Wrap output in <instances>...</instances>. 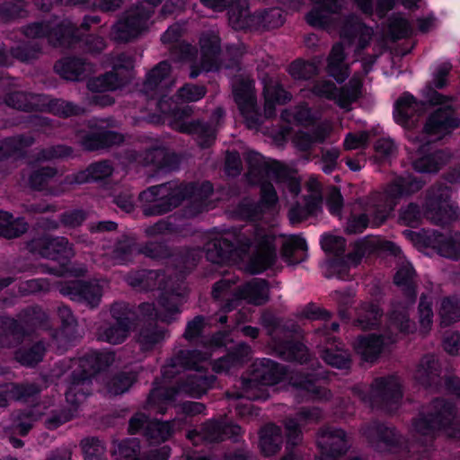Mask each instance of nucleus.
I'll list each match as a JSON object with an SVG mask.
<instances>
[{"label": "nucleus", "instance_id": "1", "mask_svg": "<svg viewBox=\"0 0 460 460\" xmlns=\"http://www.w3.org/2000/svg\"><path fill=\"white\" fill-rule=\"evenodd\" d=\"M276 237L267 234L265 229L256 224L233 228L222 236L205 244L206 258L212 263L222 264L237 261L246 255L252 244L257 242L256 252L251 257L252 273H260L274 265L277 259Z\"/></svg>", "mask_w": 460, "mask_h": 460}, {"label": "nucleus", "instance_id": "2", "mask_svg": "<svg viewBox=\"0 0 460 460\" xmlns=\"http://www.w3.org/2000/svg\"><path fill=\"white\" fill-rule=\"evenodd\" d=\"M260 323L272 340L271 349L279 358L300 365L309 361V349L299 341L293 339L299 326L284 322L270 311L261 314Z\"/></svg>", "mask_w": 460, "mask_h": 460}, {"label": "nucleus", "instance_id": "3", "mask_svg": "<svg viewBox=\"0 0 460 460\" xmlns=\"http://www.w3.org/2000/svg\"><path fill=\"white\" fill-rule=\"evenodd\" d=\"M197 191L198 185L194 182L167 181L141 191L138 199L146 203L142 206L146 217L161 216L178 208L185 199L194 197Z\"/></svg>", "mask_w": 460, "mask_h": 460}, {"label": "nucleus", "instance_id": "4", "mask_svg": "<svg viewBox=\"0 0 460 460\" xmlns=\"http://www.w3.org/2000/svg\"><path fill=\"white\" fill-rule=\"evenodd\" d=\"M114 360L115 353L112 351H94L81 358L78 367L69 376V388L66 393V401L78 406L91 394L90 385L93 377L111 366Z\"/></svg>", "mask_w": 460, "mask_h": 460}, {"label": "nucleus", "instance_id": "5", "mask_svg": "<svg viewBox=\"0 0 460 460\" xmlns=\"http://www.w3.org/2000/svg\"><path fill=\"white\" fill-rule=\"evenodd\" d=\"M161 2H137L126 10L111 29V39L116 43H128L149 29L155 8Z\"/></svg>", "mask_w": 460, "mask_h": 460}, {"label": "nucleus", "instance_id": "6", "mask_svg": "<svg viewBox=\"0 0 460 460\" xmlns=\"http://www.w3.org/2000/svg\"><path fill=\"white\" fill-rule=\"evenodd\" d=\"M452 189L436 181L425 191L423 217L431 224L446 226L460 219V209L451 199Z\"/></svg>", "mask_w": 460, "mask_h": 460}, {"label": "nucleus", "instance_id": "7", "mask_svg": "<svg viewBox=\"0 0 460 460\" xmlns=\"http://www.w3.org/2000/svg\"><path fill=\"white\" fill-rule=\"evenodd\" d=\"M426 184L422 178L412 174L396 176L387 186L385 192L380 196L379 203L375 205L374 223L383 224L397 205V200L403 196L411 195L421 190Z\"/></svg>", "mask_w": 460, "mask_h": 460}, {"label": "nucleus", "instance_id": "8", "mask_svg": "<svg viewBox=\"0 0 460 460\" xmlns=\"http://www.w3.org/2000/svg\"><path fill=\"white\" fill-rule=\"evenodd\" d=\"M199 2L193 4V10L203 17H212L213 13L227 10L230 25L236 31L257 29L256 13H251L248 2Z\"/></svg>", "mask_w": 460, "mask_h": 460}, {"label": "nucleus", "instance_id": "9", "mask_svg": "<svg viewBox=\"0 0 460 460\" xmlns=\"http://www.w3.org/2000/svg\"><path fill=\"white\" fill-rule=\"evenodd\" d=\"M456 415L453 402L436 398L420 411V417L414 420L416 431L421 435H431L436 430L446 429Z\"/></svg>", "mask_w": 460, "mask_h": 460}, {"label": "nucleus", "instance_id": "10", "mask_svg": "<svg viewBox=\"0 0 460 460\" xmlns=\"http://www.w3.org/2000/svg\"><path fill=\"white\" fill-rule=\"evenodd\" d=\"M424 100L417 102L411 94H404L395 102L394 118L396 121L403 126H409L414 122V117H420L431 106L447 102L450 98L439 93L431 86L426 87L423 91Z\"/></svg>", "mask_w": 460, "mask_h": 460}, {"label": "nucleus", "instance_id": "11", "mask_svg": "<svg viewBox=\"0 0 460 460\" xmlns=\"http://www.w3.org/2000/svg\"><path fill=\"white\" fill-rule=\"evenodd\" d=\"M48 315L41 307L28 306L17 315V319L10 317L0 318V326L11 334L18 343L26 336H30L35 329L47 325Z\"/></svg>", "mask_w": 460, "mask_h": 460}, {"label": "nucleus", "instance_id": "12", "mask_svg": "<svg viewBox=\"0 0 460 460\" xmlns=\"http://www.w3.org/2000/svg\"><path fill=\"white\" fill-rule=\"evenodd\" d=\"M233 96L247 128H259L263 120L257 103L254 81L250 78H239L233 84Z\"/></svg>", "mask_w": 460, "mask_h": 460}, {"label": "nucleus", "instance_id": "13", "mask_svg": "<svg viewBox=\"0 0 460 460\" xmlns=\"http://www.w3.org/2000/svg\"><path fill=\"white\" fill-rule=\"evenodd\" d=\"M369 397L373 408L387 413L394 412L402 397L398 377L388 376L376 378L371 384Z\"/></svg>", "mask_w": 460, "mask_h": 460}, {"label": "nucleus", "instance_id": "14", "mask_svg": "<svg viewBox=\"0 0 460 460\" xmlns=\"http://www.w3.org/2000/svg\"><path fill=\"white\" fill-rule=\"evenodd\" d=\"M25 248L32 254H38L42 258L53 261H59L61 264H65L74 256L72 244L64 236L53 237L44 234L27 241Z\"/></svg>", "mask_w": 460, "mask_h": 460}, {"label": "nucleus", "instance_id": "15", "mask_svg": "<svg viewBox=\"0 0 460 460\" xmlns=\"http://www.w3.org/2000/svg\"><path fill=\"white\" fill-rule=\"evenodd\" d=\"M141 158L143 166L150 167L153 171L150 177L177 171L182 160L180 154L162 144L146 147L142 152Z\"/></svg>", "mask_w": 460, "mask_h": 460}, {"label": "nucleus", "instance_id": "16", "mask_svg": "<svg viewBox=\"0 0 460 460\" xmlns=\"http://www.w3.org/2000/svg\"><path fill=\"white\" fill-rule=\"evenodd\" d=\"M175 83L172 75V65L163 60L151 68L144 79L140 92L151 100H161L165 97Z\"/></svg>", "mask_w": 460, "mask_h": 460}, {"label": "nucleus", "instance_id": "17", "mask_svg": "<svg viewBox=\"0 0 460 460\" xmlns=\"http://www.w3.org/2000/svg\"><path fill=\"white\" fill-rule=\"evenodd\" d=\"M346 8L345 2H314L305 19L314 28L324 31L336 30Z\"/></svg>", "mask_w": 460, "mask_h": 460}, {"label": "nucleus", "instance_id": "18", "mask_svg": "<svg viewBox=\"0 0 460 460\" xmlns=\"http://www.w3.org/2000/svg\"><path fill=\"white\" fill-rule=\"evenodd\" d=\"M317 446L323 456L322 460H335L347 453L350 442L342 429L323 427L317 432Z\"/></svg>", "mask_w": 460, "mask_h": 460}, {"label": "nucleus", "instance_id": "19", "mask_svg": "<svg viewBox=\"0 0 460 460\" xmlns=\"http://www.w3.org/2000/svg\"><path fill=\"white\" fill-rule=\"evenodd\" d=\"M362 432L368 442L378 450H382V446L389 451L395 450L401 448L404 443L402 436L399 434L394 427L388 426L376 420L364 426Z\"/></svg>", "mask_w": 460, "mask_h": 460}, {"label": "nucleus", "instance_id": "20", "mask_svg": "<svg viewBox=\"0 0 460 460\" xmlns=\"http://www.w3.org/2000/svg\"><path fill=\"white\" fill-rule=\"evenodd\" d=\"M340 37L346 40L351 45L356 38H358V50H363L369 46L374 35L372 27L365 24L360 18L348 8L338 26Z\"/></svg>", "mask_w": 460, "mask_h": 460}, {"label": "nucleus", "instance_id": "21", "mask_svg": "<svg viewBox=\"0 0 460 460\" xmlns=\"http://www.w3.org/2000/svg\"><path fill=\"white\" fill-rule=\"evenodd\" d=\"M459 127L460 119L456 117L455 110L451 105H446L436 109L429 115L423 127V133L435 136V140H441Z\"/></svg>", "mask_w": 460, "mask_h": 460}, {"label": "nucleus", "instance_id": "22", "mask_svg": "<svg viewBox=\"0 0 460 460\" xmlns=\"http://www.w3.org/2000/svg\"><path fill=\"white\" fill-rule=\"evenodd\" d=\"M288 373V368L271 359L262 358L252 364L251 378L243 379L245 388H252L256 385H273L279 383Z\"/></svg>", "mask_w": 460, "mask_h": 460}, {"label": "nucleus", "instance_id": "23", "mask_svg": "<svg viewBox=\"0 0 460 460\" xmlns=\"http://www.w3.org/2000/svg\"><path fill=\"white\" fill-rule=\"evenodd\" d=\"M232 299L226 298V307L232 310L237 306L241 300L245 299L249 304L261 305L269 300V284L265 279H254L234 288Z\"/></svg>", "mask_w": 460, "mask_h": 460}, {"label": "nucleus", "instance_id": "24", "mask_svg": "<svg viewBox=\"0 0 460 460\" xmlns=\"http://www.w3.org/2000/svg\"><path fill=\"white\" fill-rule=\"evenodd\" d=\"M59 292L69 296L74 301L85 303L91 308L96 307L102 296V288L99 284L84 280L66 282L60 286Z\"/></svg>", "mask_w": 460, "mask_h": 460}, {"label": "nucleus", "instance_id": "25", "mask_svg": "<svg viewBox=\"0 0 460 460\" xmlns=\"http://www.w3.org/2000/svg\"><path fill=\"white\" fill-rule=\"evenodd\" d=\"M442 367L438 358L432 354L423 356L415 372V379L425 388L442 389Z\"/></svg>", "mask_w": 460, "mask_h": 460}, {"label": "nucleus", "instance_id": "26", "mask_svg": "<svg viewBox=\"0 0 460 460\" xmlns=\"http://www.w3.org/2000/svg\"><path fill=\"white\" fill-rule=\"evenodd\" d=\"M125 140L123 134L100 128L94 131H90L83 135L79 140L80 145L84 150L88 152L107 149L113 146H119Z\"/></svg>", "mask_w": 460, "mask_h": 460}, {"label": "nucleus", "instance_id": "27", "mask_svg": "<svg viewBox=\"0 0 460 460\" xmlns=\"http://www.w3.org/2000/svg\"><path fill=\"white\" fill-rule=\"evenodd\" d=\"M80 41V28L68 20L50 27L49 43L54 48L75 49Z\"/></svg>", "mask_w": 460, "mask_h": 460}, {"label": "nucleus", "instance_id": "28", "mask_svg": "<svg viewBox=\"0 0 460 460\" xmlns=\"http://www.w3.org/2000/svg\"><path fill=\"white\" fill-rule=\"evenodd\" d=\"M241 429L239 425L227 423L224 420H210L202 424L200 435L208 442L217 443L226 438H234L240 435Z\"/></svg>", "mask_w": 460, "mask_h": 460}, {"label": "nucleus", "instance_id": "29", "mask_svg": "<svg viewBox=\"0 0 460 460\" xmlns=\"http://www.w3.org/2000/svg\"><path fill=\"white\" fill-rule=\"evenodd\" d=\"M201 67L209 72L218 70V60L221 55V40L214 32L203 33L199 39Z\"/></svg>", "mask_w": 460, "mask_h": 460}, {"label": "nucleus", "instance_id": "30", "mask_svg": "<svg viewBox=\"0 0 460 460\" xmlns=\"http://www.w3.org/2000/svg\"><path fill=\"white\" fill-rule=\"evenodd\" d=\"M323 378L324 373H300L291 378V385L312 394L314 400L329 402L332 398L331 390L316 385V382Z\"/></svg>", "mask_w": 460, "mask_h": 460}, {"label": "nucleus", "instance_id": "31", "mask_svg": "<svg viewBox=\"0 0 460 460\" xmlns=\"http://www.w3.org/2000/svg\"><path fill=\"white\" fill-rule=\"evenodd\" d=\"M113 171L114 168L111 161L102 160L89 164L84 171L79 172L76 175H75L73 179L66 177L64 181L61 182V185H70L74 182L84 183L89 181H103L111 177L113 173Z\"/></svg>", "mask_w": 460, "mask_h": 460}, {"label": "nucleus", "instance_id": "32", "mask_svg": "<svg viewBox=\"0 0 460 460\" xmlns=\"http://www.w3.org/2000/svg\"><path fill=\"white\" fill-rule=\"evenodd\" d=\"M367 251L368 243L365 240L358 241L352 244V249L346 256L332 259L330 267L342 279L349 274L350 265L358 266L361 262Z\"/></svg>", "mask_w": 460, "mask_h": 460}, {"label": "nucleus", "instance_id": "33", "mask_svg": "<svg viewBox=\"0 0 460 460\" xmlns=\"http://www.w3.org/2000/svg\"><path fill=\"white\" fill-rule=\"evenodd\" d=\"M217 376L213 374L207 375L199 370L197 373L188 376L185 379L177 381L181 393L193 397H200L212 387Z\"/></svg>", "mask_w": 460, "mask_h": 460}, {"label": "nucleus", "instance_id": "34", "mask_svg": "<svg viewBox=\"0 0 460 460\" xmlns=\"http://www.w3.org/2000/svg\"><path fill=\"white\" fill-rule=\"evenodd\" d=\"M394 283L402 291L407 305H413L417 299V273L410 264L402 265L394 276Z\"/></svg>", "mask_w": 460, "mask_h": 460}, {"label": "nucleus", "instance_id": "35", "mask_svg": "<svg viewBox=\"0 0 460 460\" xmlns=\"http://www.w3.org/2000/svg\"><path fill=\"white\" fill-rule=\"evenodd\" d=\"M40 419H42V412L38 409L31 408L18 411L13 414L12 424L4 428V433L6 435L26 436L31 430L35 422Z\"/></svg>", "mask_w": 460, "mask_h": 460}, {"label": "nucleus", "instance_id": "36", "mask_svg": "<svg viewBox=\"0 0 460 460\" xmlns=\"http://www.w3.org/2000/svg\"><path fill=\"white\" fill-rule=\"evenodd\" d=\"M262 169L267 177L274 179L277 182L286 183L288 190L295 196L301 190L300 181L292 176L289 169L278 161L263 162Z\"/></svg>", "mask_w": 460, "mask_h": 460}, {"label": "nucleus", "instance_id": "37", "mask_svg": "<svg viewBox=\"0 0 460 460\" xmlns=\"http://www.w3.org/2000/svg\"><path fill=\"white\" fill-rule=\"evenodd\" d=\"M305 204L296 202L288 210L291 224H299L309 217H314L321 210L323 197L321 194H310L304 197Z\"/></svg>", "mask_w": 460, "mask_h": 460}, {"label": "nucleus", "instance_id": "38", "mask_svg": "<svg viewBox=\"0 0 460 460\" xmlns=\"http://www.w3.org/2000/svg\"><path fill=\"white\" fill-rule=\"evenodd\" d=\"M139 252L146 257L155 260L167 259L172 256L179 257L183 262L184 269H189L194 265V258L191 259L192 261H190L191 253L189 251H180L177 254H174L172 249L164 242L148 243Z\"/></svg>", "mask_w": 460, "mask_h": 460}, {"label": "nucleus", "instance_id": "39", "mask_svg": "<svg viewBox=\"0 0 460 460\" xmlns=\"http://www.w3.org/2000/svg\"><path fill=\"white\" fill-rule=\"evenodd\" d=\"M88 63L83 58L67 57L57 61L54 70L63 78L71 81H79L86 76Z\"/></svg>", "mask_w": 460, "mask_h": 460}, {"label": "nucleus", "instance_id": "40", "mask_svg": "<svg viewBox=\"0 0 460 460\" xmlns=\"http://www.w3.org/2000/svg\"><path fill=\"white\" fill-rule=\"evenodd\" d=\"M307 255L305 240L299 235H291L285 239L280 247L281 258L290 265L304 261Z\"/></svg>", "mask_w": 460, "mask_h": 460}, {"label": "nucleus", "instance_id": "41", "mask_svg": "<svg viewBox=\"0 0 460 460\" xmlns=\"http://www.w3.org/2000/svg\"><path fill=\"white\" fill-rule=\"evenodd\" d=\"M165 336V330L160 327L155 321H146L141 325L137 336V342L139 344L141 350L149 351L161 343Z\"/></svg>", "mask_w": 460, "mask_h": 460}, {"label": "nucleus", "instance_id": "42", "mask_svg": "<svg viewBox=\"0 0 460 460\" xmlns=\"http://www.w3.org/2000/svg\"><path fill=\"white\" fill-rule=\"evenodd\" d=\"M124 75L115 72L113 69L105 72L98 76L92 77L87 81V88L92 93H102L113 92L127 85Z\"/></svg>", "mask_w": 460, "mask_h": 460}, {"label": "nucleus", "instance_id": "43", "mask_svg": "<svg viewBox=\"0 0 460 460\" xmlns=\"http://www.w3.org/2000/svg\"><path fill=\"white\" fill-rule=\"evenodd\" d=\"M450 158L449 152L439 149L414 160L412 166L420 173H437L450 161Z\"/></svg>", "mask_w": 460, "mask_h": 460}, {"label": "nucleus", "instance_id": "44", "mask_svg": "<svg viewBox=\"0 0 460 460\" xmlns=\"http://www.w3.org/2000/svg\"><path fill=\"white\" fill-rule=\"evenodd\" d=\"M180 131L196 136L201 148L209 147L216 138L215 130L211 125L199 119L181 123Z\"/></svg>", "mask_w": 460, "mask_h": 460}, {"label": "nucleus", "instance_id": "45", "mask_svg": "<svg viewBox=\"0 0 460 460\" xmlns=\"http://www.w3.org/2000/svg\"><path fill=\"white\" fill-rule=\"evenodd\" d=\"M383 339L376 334L359 336L354 343L355 351L367 362H374L380 355L383 348Z\"/></svg>", "mask_w": 460, "mask_h": 460}, {"label": "nucleus", "instance_id": "46", "mask_svg": "<svg viewBox=\"0 0 460 460\" xmlns=\"http://www.w3.org/2000/svg\"><path fill=\"white\" fill-rule=\"evenodd\" d=\"M251 347L241 342L231 349L227 354L218 359L214 368L217 371L228 370L231 367L242 366L251 359Z\"/></svg>", "mask_w": 460, "mask_h": 460}, {"label": "nucleus", "instance_id": "47", "mask_svg": "<svg viewBox=\"0 0 460 460\" xmlns=\"http://www.w3.org/2000/svg\"><path fill=\"white\" fill-rule=\"evenodd\" d=\"M433 236V248L438 254L451 260H460V233L447 237L442 233L435 231Z\"/></svg>", "mask_w": 460, "mask_h": 460}, {"label": "nucleus", "instance_id": "48", "mask_svg": "<svg viewBox=\"0 0 460 460\" xmlns=\"http://www.w3.org/2000/svg\"><path fill=\"white\" fill-rule=\"evenodd\" d=\"M56 167L42 166L31 172L28 177V186L35 191L48 190L51 195H58V191L55 189H48L49 181L58 174Z\"/></svg>", "mask_w": 460, "mask_h": 460}, {"label": "nucleus", "instance_id": "49", "mask_svg": "<svg viewBox=\"0 0 460 460\" xmlns=\"http://www.w3.org/2000/svg\"><path fill=\"white\" fill-rule=\"evenodd\" d=\"M29 229L23 217H16L8 212L0 211V236L13 239L22 236Z\"/></svg>", "mask_w": 460, "mask_h": 460}, {"label": "nucleus", "instance_id": "50", "mask_svg": "<svg viewBox=\"0 0 460 460\" xmlns=\"http://www.w3.org/2000/svg\"><path fill=\"white\" fill-rule=\"evenodd\" d=\"M283 442L281 429L274 424L266 425L261 431L260 445L266 456L275 455L280 450Z\"/></svg>", "mask_w": 460, "mask_h": 460}, {"label": "nucleus", "instance_id": "51", "mask_svg": "<svg viewBox=\"0 0 460 460\" xmlns=\"http://www.w3.org/2000/svg\"><path fill=\"white\" fill-rule=\"evenodd\" d=\"M319 353L323 360L332 367L342 370H349L351 368V354L339 345H335V348L327 347L321 349Z\"/></svg>", "mask_w": 460, "mask_h": 460}, {"label": "nucleus", "instance_id": "52", "mask_svg": "<svg viewBox=\"0 0 460 460\" xmlns=\"http://www.w3.org/2000/svg\"><path fill=\"white\" fill-rule=\"evenodd\" d=\"M175 420H151L145 427V437L155 443L168 440L174 433Z\"/></svg>", "mask_w": 460, "mask_h": 460}, {"label": "nucleus", "instance_id": "53", "mask_svg": "<svg viewBox=\"0 0 460 460\" xmlns=\"http://www.w3.org/2000/svg\"><path fill=\"white\" fill-rule=\"evenodd\" d=\"M47 351L44 341H39L29 347H21L14 353V358L22 366L35 367L42 361Z\"/></svg>", "mask_w": 460, "mask_h": 460}, {"label": "nucleus", "instance_id": "54", "mask_svg": "<svg viewBox=\"0 0 460 460\" xmlns=\"http://www.w3.org/2000/svg\"><path fill=\"white\" fill-rule=\"evenodd\" d=\"M164 277L159 270H141L128 277V284L133 288H139L143 290H152L155 288L162 289V280L160 277Z\"/></svg>", "mask_w": 460, "mask_h": 460}, {"label": "nucleus", "instance_id": "55", "mask_svg": "<svg viewBox=\"0 0 460 460\" xmlns=\"http://www.w3.org/2000/svg\"><path fill=\"white\" fill-rule=\"evenodd\" d=\"M42 43L40 40L21 41L9 50L10 56L21 62H32L42 54Z\"/></svg>", "mask_w": 460, "mask_h": 460}, {"label": "nucleus", "instance_id": "56", "mask_svg": "<svg viewBox=\"0 0 460 460\" xmlns=\"http://www.w3.org/2000/svg\"><path fill=\"white\" fill-rule=\"evenodd\" d=\"M110 312L111 317L115 320V323L128 330H130L138 320V314L135 305L126 302L120 301L113 303L111 306Z\"/></svg>", "mask_w": 460, "mask_h": 460}, {"label": "nucleus", "instance_id": "57", "mask_svg": "<svg viewBox=\"0 0 460 460\" xmlns=\"http://www.w3.org/2000/svg\"><path fill=\"white\" fill-rule=\"evenodd\" d=\"M38 101L37 95L21 91L11 92L4 97L6 105L26 112L38 111Z\"/></svg>", "mask_w": 460, "mask_h": 460}, {"label": "nucleus", "instance_id": "58", "mask_svg": "<svg viewBox=\"0 0 460 460\" xmlns=\"http://www.w3.org/2000/svg\"><path fill=\"white\" fill-rule=\"evenodd\" d=\"M344 58L343 44L341 42L335 43L328 57V71L338 83H342L348 77L346 70L341 66Z\"/></svg>", "mask_w": 460, "mask_h": 460}, {"label": "nucleus", "instance_id": "59", "mask_svg": "<svg viewBox=\"0 0 460 460\" xmlns=\"http://www.w3.org/2000/svg\"><path fill=\"white\" fill-rule=\"evenodd\" d=\"M137 375L133 371H120L107 383V390L112 395H119L129 390L137 382Z\"/></svg>", "mask_w": 460, "mask_h": 460}, {"label": "nucleus", "instance_id": "60", "mask_svg": "<svg viewBox=\"0 0 460 460\" xmlns=\"http://www.w3.org/2000/svg\"><path fill=\"white\" fill-rule=\"evenodd\" d=\"M32 144V139L23 136H13L0 140V162L19 154L25 146Z\"/></svg>", "mask_w": 460, "mask_h": 460}, {"label": "nucleus", "instance_id": "61", "mask_svg": "<svg viewBox=\"0 0 460 460\" xmlns=\"http://www.w3.org/2000/svg\"><path fill=\"white\" fill-rule=\"evenodd\" d=\"M77 407L78 406L74 405L73 408L65 407L52 410L49 413L42 412V418H44V425L46 429L53 430L73 420L75 417Z\"/></svg>", "mask_w": 460, "mask_h": 460}, {"label": "nucleus", "instance_id": "62", "mask_svg": "<svg viewBox=\"0 0 460 460\" xmlns=\"http://www.w3.org/2000/svg\"><path fill=\"white\" fill-rule=\"evenodd\" d=\"M361 82L358 79H350L349 83L340 88L337 93L336 103L342 109L350 110L352 102L357 101L360 94Z\"/></svg>", "mask_w": 460, "mask_h": 460}, {"label": "nucleus", "instance_id": "63", "mask_svg": "<svg viewBox=\"0 0 460 460\" xmlns=\"http://www.w3.org/2000/svg\"><path fill=\"white\" fill-rule=\"evenodd\" d=\"M259 27L266 30L279 28L285 22V12L279 7L265 9L262 13H256Z\"/></svg>", "mask_w": 460, "mask_h": 460}, {"label": "nucleus", "instance_id": "64", "mask_svg": "<svg viewBox=\"0 0 460 460\" xmlns=\"http://www.w3.org/2000/svg\"><path fill=\"white\" fill-rule=\"evenodd\" d=\"M440 326L447 327L460 320V304L456 299L443 298L439 308Z\"/></svg>", "mask_w": 460, "mask_h": 460}]
</instances>
